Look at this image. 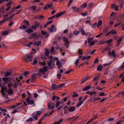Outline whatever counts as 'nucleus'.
I'll list each match as a JSON object with an SVG mask.
<instances>
[{
	"label": "nucleus",
	"mask_w": 124,
	"mask_h": 124,
	"mask_svg": "<svg viewBox=\"0 0 124 124\" xmlns=\"http://www.w3.org/2000/svg\"><path fill=\"white\" fill-rule=\"evenodd\" d=\"M83 102L82 101H80L77 105L76 107H78L79 106H81L83 103Z\"/></svg>",
	"instance_id": "37"
},
{
	"label": "nucleus",
	"mask_w": 124,
	"mask_h": 124,
	"mask_svg": "<svg viewBox=\"0 0 124 124\" xmlns=\"http://www.w3.org/2000/svg\"><path fill=\"white\" fill-rule=\"evenodd\" d=\"M1 89L2 90H5L7 89V87L5 86H3L2 87Z\"/></svg>",
	"instance_id": "64"
},
{
	"label": "nucleus",
	"mask_w": 124,
	"mask_h": 124,
	"mask_svg": "<svg viewBox=\"0 0 124 124\" xmlns=\"http://www.w3.org/2000/svg\"><path fill=\"white\" fill-rule=\"evenodd\" d=\"M102 21L101 20H100L99 21L97 24V26L98 27L101 25L102 24Z\"/></svg>",
	"instance_id": "33"
},
{
	"label": "nucleus",
	"mask_w": 124,
	"mask_h": 124,
	"mask_svg": "<svg viewBox=\"0 0 124 124\" xmlns=\"http://www.w3.org/2000/svg\"><path fill=\"white\" fill-rule=\"evenodd\" d=\"M48 67L46 66H44L43 68V70L45 71L46 72L48 70Z\"/></svg>",
	"instance_id": "44"
},
{
	"label": "nucleus",
	"mask_w": 124,
	"mask_h": 124,
	"mask_svg": "<svg viewBox=\"0 0 124 124\" xmlns=\"http://www.w3.org/2000/svg\"><path fill=\"white\" fill-rule=\"evenodd\" d=\"M87 6V4L86 3H85L82 4L80 6L81 8H85Z\"/></svg>",
	"instance_id": "34"
},
{
	"label": "nucleus",
	"mask_w": 124,
	"mask_h": 124,
	"mask_svg": "<svg viewBox=\"0 0 124 124\" xmlns=\"http://www.w3.org/2000/svg\"><path fill=\"white\" fill-rule=\"evenodd\" d=\"M25 31L27 33H30L31 32H32L33 31L31 29H28L25 30Z\"/></svg>",
	"instance_id": "27"
},
{
	"label": "nucleus",
	"mask_w": 124,
	"mask_h": 124,
	"mask_svg": "<svg viewBox=\"0 0 124 124\" xmlns=\"http://www.w3.org/2000/svg\"><path fill=\"white\" fill-rule=\"evenodd\" d=\"M45 55L46 56H48L49 54V51L48 50H46L45 53Z\"/></svg>",
	"instance_id": "48"
},
{
	"label": "nucleus",
	"mask_w": 124,
	"mask_h": 124,
	"mask_svg": "<svg viewBox=\"0 0 124 124\" xmlns=\"http://www.w3.org/2000/svg\"><path fill=\"white\" fill-rule=\"evenodd\" d=\"M63 40L65 43V45L66 46V47H68V45L69 44V42L68 40V38L65 36L63 37Z\"/></svg>",
	"instance_id": "6"
},
{
	"label": "nucleus",
	"mask_w": 124,
	"mask_h": 124,
	"mask_svg": "<svg viewBox=\"0 0 124 124\" xmlns=\"http://www.w3.org/2000/svg\"><path fill=\"white\" fill-rule=\"evenodd\" d=\"M8 20V18H6L0 21V25H2V23H4L6 21Z\"/></svg>",
	"instance_id": "13"
},
{
	"label": "nucleus",
	"mask_w": 124,
	"mask_h": 124,
	"mask_svg": "<svg viewBox=\"0 0 124 124\" xmlns=\"http://www.w3.org/2000/svg\"><path fill=\"white\" fill-rule=\"evenodd\" d=\"M39 36L38 35L35 33H32L31 35L30 38H35L37 39L39 38Z\"/></svg>",
	"instance_id": "7"
},
{
	"label": "nucleus",
	"mask_w": 124,
	"mask_h": 124,
	"mask_svg": "<svg viewBox=\"0 0 124 124\" xmlns=\"http://www.w3.org/2000/svg\"><path fill=\"white\" fill-rule=\"evenodd\" d=\"M26 27L25 25H23L21 26L20 27H19V28L20 30L22 29H25L26 28Z\"/></svg>",
	"instance_id": "42"
},
{
	"label": "nucleus",
	"mask_w": 124,
	"mask_h": 124,
	"mask_svg": "<svg viewBox=\"0 0 124 124\" xmlns=\"http://www.w3.org/2000/svg\"><path fill=\"white\" fill-rule=\"evenodd\" d=\"M75 109L74 107H70L68 109L69 111L70 112H73L74 111Z\"/></svg>",
	"instance_id": "22"
},
{
	"label": "nucleus",
	"mask_w": 124,
	"mask_h": 124,
	"mask_svg": "<svg viewBox=\"0 0 124 124\" xmlns=\"http://www.w3.org/2000/svg\"><path fill=\"white\" fill-rule=\"evenodd\" d=\"M95 44V41H92L91 42L90 44V46H91L94 45Z\"/></svg>",
	"instance_id": "58"
},
{
	"label": "nucleus",
	"mask_w": 124,
	"mask_h": 124,
	"mask_svg": "<svg viewBox=\"0 0 124 124\" xmlns=\"http://www.w3.org/2000/svg\"><path fill=\"white\" fill-rule=\"evenodd\" d=\"M89 79V78H85L82 79L80 82L81 84H82L84 83L85 81Z\"/></svg>",
	"instance_id": "29"
},
{
	"label": "nucleus",
	"mask_w": 124,
	"mask_h": 124,
	"mask_svg": "<svg viewBox=\"0 0 124 124\" xmlns=\"http://www.w3.org/2000/svg\"><path fill=\"white\" fill-rule=\"evenodd\" d=\"M61 14H60V13H59L57 14H56L55 16L56 17H58L60 16H61Z\"/></svg>",
	"instance_id": "62"
},
{
	"label": "nucleus",
	"mask_w": 124,
	"mask_h": 124,
	"mask_svg": "<svg viewBox=\"0 0 124 124\" xmlns=\"http://www.w3.org/2000/svg\"><path fill=\"white\" fill-rule=\"evenodd\" d=\"M31 116L35 120H37L38 118V116L37 115H35V114L34 113H33L31 115Z\"/></svg>",
	"instance_id": "16"
},
{
	"label": "nucleus",
	"mask_w": 124,
	"mask_h": 124,
	"mask_svg": "<svg viewBox=\"0 0 124 124\" xmlns=\"http://www.w3.org/2000/svg\"><path fill=\"white\" fill-rule=\"evenodd\" d=\"M60 101H57L56 103V107H58L60 105Z\"/></svg>",
	"instance_id": "50"
},
{
	"label": "nucleus",
	"mask_w": 124,
	"mask_h": 124,
	"mask_svg": "<svg viewBox=\"0 0 124 124\" xmlns=\"http://www.w3.org/2000/svg\"><path fill=\"white\" fill-rule=\"evenodd\" d=\"M79 62V59H77L75 61V64L76 65H77Z\"/></svg>",
	"instance_id": "63"
},
{
	"label": "nucleus",
	"mask_w": 124,
	"mask_h": 124,
	"mask_svg": "<svg viewBox=\"0 0 124 124\" xmlns=\"http://www.w3.org/2000/svg\"><path fill=\"white\" fill-rule=\"evenodd\" d=\"M9 31V30H6L3 32L2 33V35H7Z\"/></svg>",
	"instance_id": "28"
},
{
	"label": "nucleus",
	"mask_w": 124,
	"mask_h": 124,
	"mask_svg": "<svg viewBox=\"0 0 124 124\" xmlns=\"http://www.w3.org/2000/svg\"><path fill=\"white\" fill-rule=\"evenodd\" d=\"M28 74V73L27 71L25 72L23 74L21 75V76L19 78H23L21 76L23 75L24 77H26V76Z\"/></svg>",
	"instance_id": "30"
},
{
	"label": "nucleus",
	"mask_w": 124,
	"mask_h": 124,
	"mask_svg": "<svg viewBox=\"0 0 124 124\" xmlns=\"http://www.w3.org/2000/svg\"><path fill=\"white\" fill-rule=\"evenodd\" d=\"M115 52L114 50L112 51L111 52L110 51H109L108 54V55L110 56H112L113 57H115L116 55Z\"/></svg>",
	"instance_id": "9"
},
{
	"label": "nucleus",
	"mask_w": 124,
	"mask_h": 124,
	"mask_svg": "<svg viewBox=\"0 0 124 124\" xmlns=\"http://www.w3.org/2000/svg\"><path fill=\"white\" fill-rule=\"evenodd\" d=\"M72 9L74 11H78L80 10V9L79 8L76 7H72Z\"/></svg>",
	"instance_id": "19"
},
{
	"label": "nucleus",
	"mask_w": 124,
	"mask_h": 124,
	"mask_svg": "<svg viewBox=\"0 0 124 124\" xmlns=\"http://www.w3.org/2000/svg\"><path fill=\"white\" fill-rule=\"evenodd\" d=\"M28 103L31 105L33 104L34 103L33 101L32 100H30L29 99H26Z\"/></svg>",
	"instance_id": "11"
},
{
	"label": "nucleus",
	"mask_w": 124,
	"mask_h": 124,
	"mask_svg": "<svg viewBox=\"0 0 124 124\" xmlns=\"http://www.w3.org/2000/svg\"><path fill=\"white\" fill-rule=\"evenodd\" d=\"M22 78H15V80L14 79V82H16V81L17 82H18L20 81V78H21V79H22Z\"/></svg>",
	"instance_id": "40"
},
{
	"label": "nucleus",
	"mask_w": 124,
	"mask_h": 124,
	"mask_svg": "<svg viewBox=\"0 0 124 124\" xmlns=\"http://www.w3.org/2000/svg\"><path fill=\"white\" fill-rule=\"evenodd\" d=\"M65 85L64 84H61L59 85H57L55 84H54L51 85V88L52 89H54L61 88Z\"/></svg>",
	"instance_id": "1"
},
{
	"label": "nucleus",
	"mask_w": 124,
	"mask_h": 124,
	"mask_svg": "<svg viewBox=\"0 0 124 124\" xmlns=\"http://www.w3.org/2000/svg\"><path fill=\"white\" fill-rule=\"evenodd\" d=\"M56 65L58 66V69H60L62 67L61 63L59 61H57L56 63Z\"/></svg>",
	"instance_id": "14"
},
{
	"label": "nucleus",
	"mask_w": 124,
	"mask_h": 124,
	"mask_svg": "<svg viewBox=\"0 0 124 124\" xmlns=\"http://www.w3.org/2000/svg\"><path fill=\"white\" fill-rule=\"evenodd\" d=\"M124 68V62L123 63L120 67L118 68V70L120 71Z\"/></svg>",
	"instance_id": "21"
},
{
	"label": "nucleus",
	"mask_w": 124,
	"mask_h": 124,
	"mask_svg": "<svg viewBox=\"0 0 124 124\" xmlns=\"http://www.w3.org/2000/svg\"><path fill=\"white\" fill-rule=\"evenodd\" d=\"M119 4L120 5V8H123L124 5V0H122L120 2Z\"/></svg>",
	"instance_id": "15"
},
{
	"label": "nucleus",
	"mask_w": 124,
	"mask_h": 124,
	"mask_svg": "<svg viewBox=\"0 0 124 124\" xmlns=\"http://www.w3.org/2000/svg\"><path fill=\"white\" fill-rule=\"evenodd\" d=\"M93 37H91V38H88V42L89 43L91 41L93 40Z\"/></svg>",
	"instance_id": "52"
},
{
	"label": "nucleus",
	"mask_w": 124,
	"mask_h": 124,
	"mask_svg": "<svg viewBox=\"0 0 124 124\" xmlns=\"http://www.w3.org/2000/svg\"><path fill=\"white\" fill-rule=\"evenodd\" d=\"M67 100V98L66 97L64 98L61 101V103H63V102H65Z\"/></svg>",
	"instance_id": "55"
},
{
	"label": "nucleus",
	"mask_w": 124,
	"mask_h": 124,
	"mask_svg": "<svg viewBox=\"0 0 124 124\" xmlns=\"http://www.w3.org/2000/svg\"><path fill=\"white\" fill-rule=\"evenodd\" d=\"M82 49H79L78 50V54L79 55H81L83 54L82 53Z\"/></svg>",
	"instance_id": "46"
},
{
	"label": "nucleus",
	"mask_w": 124,
	"mask_h": 124,
	"mask_svg": "<svg viewBox=\"0 0 124 124\" xmlns=\"http://www.w3.org/2000/svg\"><path fill=\"white\" fill-rule=\"evenodd\" d=\"M39 64L40 65H45L46 64V63H45V62H44L43 61V62H39Z\"/></svg>",
	"instance_id": "56"
},
{
	"label": "nucleus",
	"mask_w": 124,
	"mask_h": 124,
	"mask_svg": "<svg viewBox=\"0 0 124 124\" xmlns=\"http://www.w3.org/2000/svg\"><path fill=\"white\" fill-rule=\"evenodd\" d=\"M102 69V66L101 65H99L97 68V70L99 71H101Z\"/></svg>",
	"instance_id": "24"
},
{
	"label": "nucleus",
	"mask_w": 124,
	"mask_h": 124,
	"mask_svg": "<svg viewBox=\"0 0 124 124\" xmlns=\"http://www.w3.org/2000/svg\"><path fill=\"white\" fill-rule=\"evenodd\" d=\"M113 40L112 39H111L109 40H107L106 41V42L108 43H109L112 42Z\"/></svg>",
	"instance_id": "51"
},
{
	"label": "nucleus",
	"mask_w": 124,
	"mask_h": 124,
	"mask_svg": "<svg viewBox=\"0 0 124 124\" xmlns=\"http://www.w3.org/2000/svg\"><path fill=\"white\" fill-rule=\"evenodd\" d=\"M67 35L69 38H71L73 36V33L72 31L70 32Z\"/></svg>",
	"instance_id": "36"
},
{
	"label": "nucleus",
	"mask_w": 124,
	"mask_h": 124,
	"mask_svg": "<svg viewBox=\"0 0 124 124\" xmlns=\"http://www.w3.org/2000/svg\"><path fill=\"white\" fill-rule=\"evenodd\" d=\"M9 78H3V81L5 82V83H7L9 82Z\"/></svg>",
	"instance_id": "31"
},
{
	"label": "nucleus",
	"mask_w": 124,
	"mask_h": 124,
	"mask_svg": "<svg viewBox=\"0 0 124 124\" xmlns=\"http://www.w3.org/2000/svg\"><path fill=\"white\" fill-rule=\"evenodd\" d=\"M38 26L39 25L38 24L36 23L34 25L32 26L31 27V28L32 29H35L37 28V27H38Z\"/></svg>",
	"instance_id": "17"
},
{
	"label": "nucleus",
	"mask_w": 124,
	"mask_h": 124,
	"mask_svg": "<svg viewBox=\"0 0 124 124\" xmlns=\"http://www.w3.org/2000/svg\"><path fill=\"white\" fill-rule=\"evenodd\" d=\"M25 59L26 61L31 62L33 58L31 55H28L25 56Z\"/></svg>",
	"instance_id": "5"
},
{
	"label": "nucleus",
	"mask_w": 124,
	"mask_h": 124,
	"mask_svg": "<svg viewBox=\"0 0 124 124\" xmlns=\"http://www.w3.org/2000/svg\"><path fill=\"white\" fill-rule=\"evenodd\" d=\"M15 74V72L14 70H11L6 72L4 75V76L5 77H10Z\"/></svg>",
	"instance_id": "2"
},
{
	"label": "nucleus",
	"mask_w": 124,
	"mask_h": 124,
	"mask_svg": "<svg viewBox=\"0 0 124 124\" xmlns=\"http://www.w3.org/2000/svg\"><path fill=\"white\" fill-rule=\"evenodd\" d=\"M79 32L78 31H75L73 33V34L75 35H78L79 34Z\"/></svg>",
	"instance_id": "43"
},
{
	"label": "nucleus",
	"mask_w": 124,
	"mask_h": 124,
	"mask_svg": "<svg viewBox=\"0 0 124 124\" xmlns=\"http://www.w3.org/2000/svg\"><path fill=\"white\" fill-rule=\"evenodd\" d=\"M101 99V98L99 97H97L96 98H94L93 101L94 102L95 101H98V100L100 99Z\"/></svg>",
	"instance_id": "39"
},
{
	"label": "nucleus",
	"mask_w": 124,
	"mask_h": 124,
	"mask_svg": "<svg viewBox=\"0 0 124 124\" xmlns=\"http://www.w3.org/2000/svg\"><path fill=\"white\" fill-rule=\"evenodd\" d=\"M41 44V42L39 41L38 42H35L34 43L35 46L37 45L38 47Z\"/></svg>",
	"instance_id": "35"
},
{
	"label": "nucleus",
	"mask_w": 124,
	"mask_h": 124,
	"mask_svg": "<svg viewBox=\"0 0 124 124\" xmlns=\"http://www.w3.org/2000/svg\"><path fill=\"white\" fill-rule=\"evenodd\" d=\"M98 78H94L93 80V81H94L95 82V85H96L98 84V80H97V79H98Z\"/></svg>",
	"instance_id": "32"
},
{
	"label": "nucleus",
	"mask_w": 124,
	"mask_h": 124,
	"mask_svg": "<svg viewBox=\"0 0 124 124\" xmlns=\"http://www.w3.org/2000/svg\"><path fill=\"white\" fill-rule=\"evenodd\" d=\"M33 121V119L32 118L30 117L27 120L26 122H31Z\"/></svg>",
	"instance_id": "45"
},
{
	"label": "nucleus",
	"mask_w": 124,
	"mask_h": 124,
	"mask_svg": "<svg viewBox=\"0 0 124 124\" xmlns=\"http://www.w3.org/2000/svg\"><path fill=\"white\" fill-rule=\"evenodd\" d=\"M49 30L51 32H53L55 31H56V29L54 27V26L53 25L51 26L50 28H49Z\"/></svg>",
	"instance_id": "10"
},
{
	"label": "nucleus",
	"mask_w": 124,
	"mask_h": 124,
	"mask_svg": "<svg viewBox=\"0 0 124 124\" xmlns=\"http://www.w3.org/2000/svg\"><path fill=\"white\" fill-rule=\"evenodd\" d=\"M55 104L54 103H53L51 102L48 101L47 104V108L48 109H54L55 106Z\"/></svg>",
	"instance_id": "3"
},
{
	"label": "nucleus",
	"mask_w": 124,
	"mask_h": 124,
	"mask_svg": "<svg viewBox=\"0 0 124 124\" xmlns=\"http://www.w3.org/2000/svg\"><path fill=\"white\" fill-rule=\"evenodd\" d=\"M78 96V94L77 93H75L73 94V97H76Z\"/></svg>",
	"instance_id": "61"
},
{
	"label": "nucleus",
	"mask_w": 124,
	"mask_h": 124,
	"mask_svg": "<svg viewBox=\"0 0 124 124\" xmlns=\"http://www.w3.org/2000/svg\"><path fill=\"white\" fill-rule=\"evenodd\" d=\"M63 121V120L62 119H61L58 122H57L58 124H60Z\"/></svg>",
	"instance_id": "60"
},
{
	"label": "nucleus",
	"mask_w": 124,
	"mask_h": 124,
	"mask_svg": "<svg viewBox=\"0 0 124 124\" xmlns=\"http://www.w3.org/2000/svg\"><path fill=\"white\" fill-rule=\"evenodd\" d=\"M43 70L42 69H40L39 70V77H40L41 76V74H43L44 73V72L43 71Z\"/></svg>",
	"instance_id": "25"
},
{
	"label": "nucleus",
	"mask_w": 124,
	"mask_h": 124,
	"mask_svg": "<svg viewBox=\"0 0 124 124\" xmlns=\"http://www.w3.org/2000/svg\"><path fill=\"white\" fill-rule=\"evenodd\" d=\"M91 93L92 94H91V95H95L97 93V92L96 91H94V92H93L92 91L91 92Z\"/></svg>",
	"instance_id": "59"
},
{
	"label": "nucleus",
	"mask_w": 124,
	"mask_h": 124,
	"mask_svg": "<svg viewBox=\"0 0 124 124\" xmlns=\"http://www.w3.org/2000/svg\"><path fill=\"white\" fill-rule=\"evenodd\" d=\"M91 88V86H86L83 88L82 90L83 91H85Z\"/></svg>",
	"instance_id": "18"
},
{
	"label": "nucleus",
	"mask_w": 124,
	"mask_h": 124,
	"mask_svg": "<svg viewBox=\"0 0 124 124\" xmlns=\"http://www.w3.org/2000/svg\"><path fill=\"white\" fill-rule=\"evenodd\" d=\"M93 5V3L90 2L88 5V7L89 8H92Z\"/></svg>",
	"instance_id": "49"
},
{
	"label": "nucleus",
	"mask_w": 124,
	"mask_h": 124,
	"mask_svg": "<svg viewBox=\"0 0 124 124\" xmlns=\"http://www.w3.org/2000/svg\"><path fill=\"white\" fill-rule=\"evenodd\" d=\"M97 117V115L96 114L94 116L91 118L93 121L96 119Z\"/></svg>",
	"instance_id": "53"
},
{
	"label": "nucleus",
	"mask_w": 124,
	"mask_h": 124,
	"mask_svg": "<svg viewBox=\"0 0 124 124\" xmlns=\"http://www.w3.org/2000/svg\"><path fill=\"white\" fill-rule=\"evenodd\" d=\"M36 78H30V82H33L35 81Z\"/></svg>",
	"instance_id": "47"
},
{
	"label": "nucleus",
	"mask_w": 124,
	"mask_h": 124,
	"mask_svg": "<svg viewBox=\"0 0 124 124\" xmlns=\"http://www.w3.org/2000/svg\"><path fill=\"white\" fill-rule=\"evenodd\" d=\"M124 122V121L123 120H121L120 121H119L116 123V124H122V123Z\"/></svg>",
	"instance_id": "54"
},
{
	"label": "nucleus",
	"mask_w": 124,
	"mask_h": 124,
	"mask_svg": "<svg viewBox=\"0 0 124 124\" xmlns=\"http://www.w3.org/2000/svg\"><path fill=\"white\" fill-rule=\"evenodd\" d=\"M49 8L52 9L53 8V5L48 4L46 6L44 7V9L45 10Z\"/></svg>",
	"instance_id": "8"
},
{
	"label": "nucleus",
	"mask_w": 124,
	"mask_h": 124,
	"mask_svg": "<svg viewBox=\"0 0 124 124\" xmlns=\"http://www.w3.org/2000/svg\"><path fill=\"white\" fill-rule=\"evenodd\" d=\"M34 59L35 60H34L33 63V64H35L37 63V61L36 60L38 59V58L37 57H35Z\"/></svg>",
	"instance_id": "41"
},
{
	"label": "nucleus",
	"mask_w": 124,
	"mask_h": 124,
	"mask_svg": "<svg viewBox=\"0 0 124 124\" xmlns=\"http://www.w3.org/2000/svg\"><path fill=\"white\" fill-rule=\"evenodd\" d=\"M116 31H110L106 35V36H107L109 35L110 34H111V35H113L115 34H116Z\"/></svg>",
	"instance_id": "12"
},
{
	"label": "nucleus",
	"mask_w": 124,
	"mask_h": 124,
	"mask_svg": "<svg viewBox=\"0 0 124 124\" xmlns=\"http://www.w3.org/2000/svg\"><path fill=\"white\" fill-rule=\"evenodd\" d=\"M47 65L51 69H52L54 67V63L52 62V60H50L49 61H47Z\"/></svg>",
	"instance_id": "4"
},
{
	"label": "nucleus",
	"mask_w": 124,
	"mask_h": 124,
	"mask_svg": "<svg viewBox=\"0 0 124 124\" xmlns=\"http://www.w3.org/2000/svg\"><path fill=\"white\" fill-rule=\"evenodd\" d=\"M91 57L90 55H89L87 56H84L82 59V60L83 61L85 60H89Z\"/></svg>",
	"instance_id": "20"
},
{
	"label": "nucleus",
	"mask_w": 124,
	"mask_h": 124,
	"mask_svg": "<svg viewBox=\"0 0 124 124\" xmlns=\"http://www.w3.org/2000/svg\"><path fill=\"white\" fill-rule=\"evenodd\" d=\"M43 70L42 69H40L39 70V77H40L41 76V74H43L44 73V72L43 71Z\"/></svg>",
	"instance_id": "26"
},
{
	"label": "nucleus",
	"mask_w": 124,
	"mask_h": 124,
	"mask_svg": "<svg viewBox=\"0 0 124 124\" xmlns=\"http://www.w3.org/2000/svg\"><path fill=\"white\" fill-rule=\"evenodd\" d=\"M88 96L87 95H86L85 96L84 98L83 99V100L82 101H83V102H84L87 99V98Z\"/></svg>",
	"instance_id": "57"
},
{
	"label": "nucleus",
	"mask_w": 124,
	"mask_h": 124,
	"mask_svg": "<svg viewBox=\"0 0 124 124\" xmlns=\"http://www.w3.org/2000/svg\"><path fill=\"white\" fill-rule=\"evenodd\" d=\"M81 32L82 35L84 36L85 35H88L87 33H85V31L83 30H81Z\"/></svg>",
	"instance_id": "38"
},
{
	"label": "nucleus",
	"mask_w": 124,
	"mask_h": 124,
	"mask_svg": "<svg viewBox=\"0 0 124 124\" xmlns=\"http://www.w3.org/2000/svg\"><path fill=\"white\" fill-rule=\"evenodd\" d=\"M7 92L10 95L12 94L13 93V91L11 89H9L8 90H7Z\"/></svg>",
	"instance_id": "23"
}]
</instances>
